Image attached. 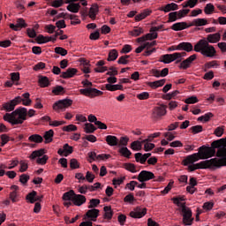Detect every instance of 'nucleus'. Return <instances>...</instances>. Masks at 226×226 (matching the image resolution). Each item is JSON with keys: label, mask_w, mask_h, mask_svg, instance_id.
Wrapping results in <instances>:
<instances>
[{"label": "nucleus", "mask_w": 226, "mask_h": 226, "mask_svg": "<svg viewBox=\"0 0 226 226\" xmlns=\"http://www.w3.org/2000/svg\"><path fill=\"white\" fill-rule=\"evenodd\" d=\"M177 94H179V91L178 90H175L171 93L166 94L162 96L163 100H172V98H176V96H177Z\"/></svg>", "instance_id": "47"}, {"label": "nucleus", "mask_w": 226, "mask_h": 226, "mask_svg": "<svg viewBox=\"0 0 226 226\" xmlns=\"http://www.w3.org/2000/svg\"><path fill=\"white\" fill-rule=\"evenodd\" d=\"M183 57H186V52L166 54L162 56L161 63H164V64H170V63H173V61H177V59H183Z\"/></svg>", "instance_id": "7"}, {"label": "nucleus", "mask_w": 226, "mask_h": 226, "mask_svg": "<svg viewBox=\"0 0 226 226\" xmlns=\"http://www.w3.org/2000/svg\"><path fill=\"white\" fill-rule=\"evenodd\" d=\"M159 10L160 11H164V13H169V11H176V10H179V5L176 3H171L161 7Z\"/></svg>", "instance_id": "17"}, {"label": "nucleus", "mask_w": 226, "mask_h": 226, "mask_svg": "<svg viewBox=\"0 0 226 226\" xmlns=\"http://www.w3.org/2000/svg\"><path fill=\"white\" fill-rule=\"evenodd\" d=\"M142 144H144V140H135L131 143V149L132 151H141L142 150Z\"/></svg>", "instance_id": "30"}, {"label": "nucleus", "mask_w": 226, "mask_h": 226, "mask_svg": "<svg viewBox=\"0 0 226 226\" xmlns=\"http://www.w3.org/2000/svg\"><path fill=\"white\" fill-rule=\"evenodd\" d=\"M194 52H199L204 57H216V49L206 41V38L200 40L194 45Z\"/></svg>", "instance_id": "4"}, {"label": "nucleus", "mask_w": 226, "mask_h": 226, "mask_svg": "<svg viewBox=\"0 0 226 226\" xmlns=\"http://www.w3.org/2000/svg\"><path fill=\"white\" fill-rule=\"evenodd\" d=\"M147 36V40H156L158 38V33L153 31V28H150V33L145 34Z\"/></svg>", "instance_id": "54"}, {"label": "nucleus", "mask_w": 226, "mask_h": 226, "mask_svg": "<svg viewBox=\"0 0 226 226\" xmlns=\"http://www.w3.org/2000/svg\"><path fill=\"white\" fill-rule=\"evenodd\" d=\"M146 215H147V208L144 207H137L136 208L133 209V211H131L129 214V216H131V218H144V216H146Z\"/></svg>", "instance_id": "11"}, {"label": "nucleus", "mask_w": 226, "mask_h": 226, "mask_svg": "<svg viewBox=\"0 0 226 226\" xmlns=\"http://www.w3.org/2000/svg\"><path fill=\"white\" fill-rule=\"evenodd\" d=\"M205 40L209 44L218 43V41L222 40V34L220 33L209 34L207 35V38H205Z\"/></svg>", "instance_id": "14"}, {"label": "nucleus", "mask_w": 226, "mask_h": 226, "mask_svg": "<svg viewBox=\"0 0 226 226\" xmlns=\"http://www.w3.org/2000/svg\"><path fill=\"white\" fill-rule=\"evenodd\" d=\"M204 13L205 15H212V13H215V5L211 3L207 4L204 8Z\"/></svg>", "instance_id": "38"}, {"label": "nucleus", "mask_w": 226, "mask_h": 226, "mask_svg": "<svg viewBox=\"0 0 226 226\" xmlns=\"http://www.w3.org/2000/svg\"><path fill=\"white\" fill-rule=\"evenodd\" d=\"M224 132H225V127L219 126V127L215 128V130L214 131V135H215V137H222V135H223Z\"/></svg>", "instance_id": "55"}, {"label": "nucleus", "mask_w": 226, "mask_h": 226, "mask_svg": "<svg viewBox=\"0 0 226 226\" xmlns=\"http://www.w3.org/2000/svg\"><path fill=\"white\" fill-rule=\"evenodd\" d=\"M163 116H167V106L165 104H162L161 106H157L153 109V119H161Z\"/></svg>", "instance_id": "8"}, {"label": "nucleus", "mask_w": 226, "mask_h": 226, "mask_svg": "<svg viewBox=\"0 0 226 226\" xmlns=\"http://www.w3.org/2000/svg\"><path fill=\"white\" fill-rule=\"evenodd\" d=\"M105 88L107 89V91H123V85H121V84H117V85L106 84Z\"/></svg>", "instance_id": "31"}, {"label": "nucleus", "mask_w": 226, "mask_h": 226, "mask_svg": "<svg viewBox=\"0 0 226 226\" xmlns=\"http://www.w3.org/2000/svg\"><path fill=\"white\" fill-rule=\"evenodd\" d=\"M28 142L41 144V142H43V137L40 134H32L28 137Z\"/></svg>", "instance_id": "26"}, {"label": "nucleus", "mask_w": 226, "mask_h": 226, "mask_svg": "<svg viewBox=\"0 0 226 226\" xmlns=\"http://www.w3.org/2000/svg\"><path fill=\"white\" fill-rule=\"evenodd\" d=\"M192 26H195L196 27H200L202 26H207V19H200V18L193 19L192 24L190 25V27H192Z\"/></svg>", "instance_id": "27"}, {"label": "nucleus", "mask_w": 226, "mask_h": 226, "mask_svg": "<svg viewBox=\"0 0 226 226\" xmlns=\"http://www.w3.org/2000/svg\"><path fill=\"white\" fill-rule=\"evenodd\" d=\"M174 186V182L171 180L168 184V185L161 192L162 195H167L170 190H172V187Z\"/></svg>", "instance_id": "58"}, {"label": "nucleus", "mask_w": 226, "mask_h": 226, "mask_svg": "<svg viewBox=\"0 0 226 226\" xmlns=\"http://www.w3.org/2000/svg\"><path fill=\"white\" fill-rule=\"evenodd\" d=\"M176 20H179L177 11L170 12L168 22H176Z\"/></svg>", "instance_id": "51"}, {"label": "nucleus", "mask_w": 226, "mask_h": 226, "mask_svg": "<svg viewBox=\"0 0 226 226\" xmlns=\"http://www.w3.org/2000/svg\"><path fill=\"white\" fill-rule=\"evenodd\" d=\"M29 158L30 160H36L37 165H47V162H49V155L45 154L43 148L32 152Z\"/></svg>", "instance_id": "5"}, {"label": "nucleus", "mask_w": 226, "mask_h": 226, "mask_svg": "<svg viewBox=\"0 0 226 226\" xmlns=\"http://www.w3.org/2000/svg\"><path fill=\"white\" fill-rule=\"evenodd\" d=\"M178 49L179 50H185V52H192L193 50V45H192V42H180Z\"/></svg>", "instance_id": "25"}, {"label": "nucleus", "mask_w": 226, "mask_h": 226, "mask_svg": "<svg viewBox=\"0 0 226 226\" xmlns=\"http://www.w3.org/2000/svg\"><path fill=\"white\" fill-rule=\"evenodd\" d=\"M85 132L87 133H94V132H96V127L94 126V124L88 123V124H85Z\"/></svg>", "instance_id": "42"}, {"label": "nucleus", "mask_w": 226, "mask_h": 226, "mask_svg": "<svg viewBox=\"0 0 226 226\" xmlns=\"http://www.w3.org/2000/svg\"><path fill=\"white\" fill-rule=\"evenodd\" d=\"M173 204L177 206L178 211L182 215V222L185 226H191L193 224V214L192 208L186 206V202H183L185 198H172Z\"/></svg>", "instance_id": "2"}, {"label": "nucleus", "mask_w": 226, "mask_h": 226, "mask_svg": "<svg viewBox=\"0 0 226 226\" xmlns=\"http://www.w3.org/2000/svg\"><path fill=\"white\" fill-rule=\"evenodd\" d=\"M106 142L108 146L114 147L119 144V139L114 135H108L106 136Z\"/></svg>", "instance_id": "23"}, {"label": "nucleus", "mask_w": 226, "mask_h": 226, "mask_svg": "<svg viewBox=\"0 0 226 226\" xmlns=\"http://www.w3.org/2000/svg\"><path fill=\"white\" fill-rule=\"evenodd\" d=\"M215 154H216V149L211 147L202 146L199 148L198 153L188 155L183 161V163L185 167H188L189 172L199 170V169H208L209 170H216V169H222V167H226V157L217 156V158H213ZM207 158L212 159L207 160ZM199 160L205 161L195 163L196 162H199Z\"/></svg>", "instance_id": "1"}, {"label": "nucleus", "mask_w": 226, "mask_h": 226, "mask_svg": "<svg viewBox=\"0 0 226 226\" xmlns=\"http://www.w3.org/2000/svg\"><path fill=\"white\" fill-rule=\"evenodd\" d=\"M68 11H71V13H79V10H80V4H70L67 6Z\"/></svg>", "instance_id": "33"}, {"label": "nucleus", "mask_w": 226, "mask_h": 226, "mask_svg": "<svg viewBox=\"0 0 226 226\" xmlns=\"http://www.w3.org/2000/svg\"><path fill=\"white\" fill-rule=\"evenodd\" d=\"M154 173L148 170H142L139 173L137 179L139 183H147V181H151V179H155Z\"/></svg>", "instance_id": "10"}, {"label": "nucleus", "mask_w": 226, "mask_h": 226, "mask_svg": "<svg viewBox=\"0 0 226 226\" xmlns=\"http://www.w3.org/2000/svg\"><path fill=\"white\" fill-rule=\"evenodd\" d=\"M75 197V192L71 190L63 195V200H72L73 202V198Z\"/></svg>", "instance_id": "40"}, {"label": "nucleus", "mask_w": 226, "mask_h": 226, "mask_svg": "<svg viewBox=\"0 0 226 226\" xmlns=\"http://www.w3.org/2000/svg\"><path fill=\"white\" fill-rule=\"evenodd\" d=\"M79 93L80 94H83V96H87L88 98H95V96H102V94H103L102 91L92 87L81 88Z\"/></svg>", "instance_id": "9"}, {"label": "nucleus", "mask_w": 226, "mask_h": 226, "mask_svg": "<svg viewBox=\"0 0 226 226\" xmlns=\"http://www.w3.org/2000/svg\"><path fill=\"white\" fill-rule=\"evenodd\" d=\"M185 103H187L188 105L199 103V99L197 98V96H191L185 100Z\"/></svg>", "instance_id": "64"}, {"label": "nucleus", "mask_w": 226, "mask_h": 226, "mask_svg": "<svg viewBox=\"0 0 226 226\" xmlns=\"http://www.w3.org/2000/svg\"><path fill=\"white\" fill-rule=\"evenodd\" d=\"M78 192L79 193H81V195H86V193L89 192V185H79Z\"/></svg>", "instance_id": "49"}, {"label": "nucleus", "mask_w": 226, "mask_h": 226, "mask_svg": "<svg viewBox=\"0 0 226 226\" xmlns=\"http://www.w3.org/2000/svg\"><path fill=\"white\" fill-rule=\"evenodd\" d=\"M98 216H100V210L96 208H92L86 214V218H88L90 222H96Z\"/></svg>", "instance_id": "15"}, {"label": "nucleus", "mask_w": 226, "mask_h": 226, "mask_svg": "<svg viewBox=\"0 0 226 226\" xmlns=\"http://www.w3.org/2000/svg\"><path fill=\"white\" fill-rule=\"evenodd\" d=\"M199 4V0H188L182 4L183 8H195Z\"/></svg>", "instance_id": "39"}, {"label": "nucleus", "mask_w": 226, "mask_h": 226, "mask_svg": "<svg viewBox=\"0 0 226 226\" xmlns=\"http://www.w3.org/2000/svg\"><path fill=\"white\" fill-rule=\"evenodd\" d=\"M63 124H66V122L64 120H51V122H49V126H52L53 128H56L57 126H63Z\"/></svg>", "instance_id": "50"}, {"label": "nucleus", "mask_w": 226, "mask_h": 226, "mask_svg": "<svg viewBox=\"0 0 226 226\" xmlns=\"http://www.w3.org/2000/svg\"><path fill=\"white\" fill-rule=\"evenodd\" d=\"M211 117H213V113L208 112L201 117H199L197 120L200 121L201 123H207V121H209Z\"/></svg>", "instance_id": "44"}, {"label": "nucleus", "mask_w": 226, "mask_h": 226, "mask_svg": "<svg viewBox=\"0 0 226 226\" xmlns=\"http://www.w3.org/2000/svg\"><path fill=\"white\" fill-rule=\"evenodd\" d=\"M87 200L86 196L82 194H75L72 198V204H74V206L80 207L83 204H86Z\"/></svg>", "instance_id": "16"}, {"label": "nucleus", "mask_w": 226, "mask_h": 226, "mask_svg": "<svg viewBox=\"0 0 226 226\" xmlns=\"http://www.w3.org/2000/svg\"><path fill=\"white\" fill-rule=\"evenodd\" d=\"M63 132H77V125L75 124H69L65 125L62 128Z\"/></svg>", "instance_id": "60"}, {"label": "nucleus", "mask_w": 226, "mask_h": 226, "mask_svg": "<svg viewBox=\"0 0 226 226\" xmlns=\"http://www.w3.org/2000/svg\"><path fill=\"white\" fill-rule=\"evenodd\" d=\"M45 144H50L54 139V130L50 129L44 133L43 136Z\"/></svg>", "instance_id": "28"}, {"label": "nucleus", "mask_w": 226, "mask_h": 226, "mask_svg": "<svg viewBox=\"0 0 226 226\" xmlns=\"http://www.w3.org/2000/svg\"><path fill=\"white\" fill-rule=\"evenodd\" d=\"M27 27V23H26V20L22 18H19L16 20V24H10V28L13 31H20V29H24Z\"/></svg>", "instance_id": "12"}, {"label": "nucleus", "mask_w": 226, "mask_h": 226, "mask_svg": "<svg viewBox=\"0 0 226 226\" xmlns=\"http://www.w3.org/2000/svg\"><path fill=\"white\" fill-rule=\"evenodd\" d=\"M190 27V25H188L186 22H178L172 25L171 29L173 31H183L184 29H188Z\"/></svg>", "instance_id": "24"}, {"label": "nucleus", "mask_w": 226, "mask_h": 226, "mask_svg": "<svg viewBox=\"0 0 226 226\" xmlns=\"http://www.w3.org/2000/svg\"><path fill=\"white\" fill-rule=\"evenodd\" d=\"M0 139L2 140L0 144L1 147H4V146H6V144L10 142V136H8V134H2L0 136Z\"/></svg>", "instance_id": "52"}, {"label": "nucleus", "mask_w": 226, "mask_h": 226, "mask_svg": "<svg viewBox=\"0 0 226 226\" xmlns=\"http://www.w3.org/2000/svg\"><path fill=\"white\" fill-rule=\"evenodd\" d=\"M129 58H130V56H128V55L122 56L118 58L117 64H128V63H130V60H128Z\"/></svg>", "instance_id": "53"}, {"label": "nucleus", "mask_w": 226, "mask_h": 226, "mask_svg": "<svg viewBox=\"0 0 226 226\" xmlns=\"http://www.w3.org/2000/svg\"><path fill=\"white\" fill-rule=\"evenodd\" d=\"M19 172H26L29 169V163L26 160H22L19 162Z\"/></svg>", "instance_id": "43"}, {"label": "nucleus", "mask_w": 226, "mask_h": 226, "mask_svg": "<svg viewBox=\"0 0 226 226\" xmlns=\"http://www.w3.org/2000/svg\"><path fill=\"white\" fill-rule=\"evenodd\" d=\"M165 82H167V79H162L160 80L148 82L147 86H149V87L152 89H158V87H162V86H165Z\"/></svg>", "instance_id": "22"}, {"label": "nucleus", "mask_w": 226, "mask_h": 226, "mask_svg": "<svg viewBox=\"0 0 226 226\" xmlns=\"http://www.w3.org/2000/svg\"><path fill=\"white\" fill-rule=\"evenodd\" d=\"M151 13H153L152 10L145 9L142 12L136 15L134 19L136 22H140V20H144V19H146L147 17H149V15H151Z\"/></svg>", "instance_id": "20"}, {"label": "nucleus", "mask_w": 226, "mask_h": 226, "mask_svg": "<svg viewBox=\"0 0 226 226\" xmlns=\"http://www.w3.org/2000/svg\"><path fill=\"white\" fill-rule=\"evenodd\" d=\"M118 153H120V154H122V156H124V158H130V156H132V152L126 147H123L122 148H120Z\"/></svg>", "instance_id": "41"}, {"label": "nucleus", "mask_w": 226, "mask_h": 226, "mask_svg": "<svg viewBox=\"0 0 226 226\" xmlns=\"http://www.w3.org/2000/svg\"><path fill=\"white\" fill-rule=\"evenodd\" d=\"M118 56L119 53L117 52V49H111L109 52L107 61H116Z\"/></svg>", "instance_id": "34"}, {"label": "nucleus", "mask_w": 226, "mask_h": 226, "mask_svg": "<svg viewBox=\"0 0 226 226\" xmlns=\"http://www.w3.org/2000/svg\"><path fill=\"white\" fill-rule=\"evenodd\" d=\"M37 43H49V41H54V39L52 36H43L42 34H40L36 38Z\"/></svg>", "instance_id": "29"}, {"label": "nucleus", "mask_w": 226, "mask_h": 226, "mask_svg": "<svg viewBox=\"0 0 226 226\" xmlns=\"http://www.w3.org/2000/svg\"><path fill=\"white\" fill-rule=\"evenodd\" d=\"M202 207L205 211H211V209H213V207H215V202L207 201L203 204Z\"/></svg>", "instance_id": "56"}, {"label": "nucleus", "mask_w": 226, "mask_h": 226, "mask_svg": "<svg viewBox=\"0 0 226 226\" xmlns=\"http://www.w3.org/2000/svg\"><path fill=\"white\" fill-rule=\"evenodd\" d=\"M77 72L78 71L75 68H69L66 70V72H63L60 77L62 79H72L77 75Z\"/></svg>", "instance_id": "19"}, {"label": "nucleus", "mask_w": 226, "mask_h": 226, "mask_svg": "<svg viewBox=\"0 0 226 226\" xmlns=\"http://www.w3.org/2000/svg\"><path fill=\"white\" fill-rule=\"evenodd\" d=\"M103 219L104 220H108L109 222V220H112V217L114 216V212L112 211V207L110 206H106L103 207Z\"/></svg>", "instance_id": "21"}, {"label": "nucleus", "mask_w": 226, "mask_h": 226, "mask_svg": "<svg viewBox=\"0 0 226 226\" xmlns=\"http://www.w3.org/2000/svg\"><path fill=\"white\" fill-rule=\"evenodd\" d=\"M135 160L138 163H141L142 165H144L145 162H147L146 157L144 156V154H142L141 153H137L135 154Z\"/></svg>", "instance_id": "48"}, {"label": "nucleus", "mask_w": 226, "mask_h": 226, "mask_svg": "<svg viewBox=\"0 0 226 226\" xmlns=\"http://www.w3.org/2000/svg\"><path fill=\"white\" fill-rule=\"evenodd\" d=\"M137 185H139V182L132 180L130 183L126 184L125 188H127V190H130V192H133Z\"/></svg>", "instance_id": "61"}, {"label": "nucleus", "mask_w": 226, "mask_h": 226, "mask_svg": "<svg viewBox=\"0 0 226 226\" xmlns=\"http://www.w3.org/2000/svg\"><path fill=\"white\" fill-rule=\"evenodd\" d=\"M129 34H131V36H134L135 38L137 36H140V34H144V28L140 26H136L129 32Z\"/></svg>", "instance_id": "32"}, {"label": "nucleus", "mask_w": 226, "mask_h": 226, "mask_svg": "<svg viewBox=\"0 0 226 226\" xmlns=\"http://www.w3.org/2000/svg\"><path fill=\"white\" fill-rule=\"evenodd\" d=\"M55 52H56V54H59L60 56H64L68 54V50H66L65 49L61 48V47L55 48Z\"/></svg>", "instance_id": "63"}, {"label": "nucleus", "mask_w": 226, "mask_h": 226, "mask_svg": "<svg viewBox=\"0 0 226 226\" xmlns=\"http://www.w3.org/2000/svg\"><path fill=\"white\" fill-rule=\"evenodd\" d=\"M195 59H197V56L193 54L187 57L185 60L182 61L179 64L180 70H188Z\"/></svg>", "instance_id": "13"}, {"label": "nucleus", "mask_w": 226, "mask_h": 226, "mask_svg": "<svg viewBox=\"0 0 226 226\" xmlns=\"http://www.w3.org/2000/svg\"><path fill=\"white\" fill-rule=\"evenodd\" d=\"M100 11V7L98 4H94L90 7L89 12H88V17L92 20L96 19V15H98V12Z\"/></svg>", "instance_id": "18"}, {"label": "nucleus", "mask_w": 226, "mask_h": 226, "mask_svg": "<svg viewBox=\"0 0 226 226\" xmlns=\"http://www.w3.org/2000/svg\"><path fill=\"white\" fill-rule=\"evenodd\" d=\"M3 108L7 112H11V110H15V104L12 101H11L10 102H5L4 104H3Z\"/></svg>", "instance_id": "46"}, {"label": "nucleus", "mask_w": 226, "mask_h": 226, "mask_svg": "<svg viewBox=\"0 0 226 226\" xmlns=\"http://www.w3.org/2000/svg\"><path fill=\"white\" fill-rule=\"evenodd\" d=\"M72 105H73V100L72 99L66 98L59 100L53 104V110H55V112H64V110L72 107Z\"/></svg>", "instance_id": "6"}, {"label": "nucleus", "mask_w": 226, "mask_h": 226, "mask_svg": "<svg viewBox=\"0 0 226 226\" xmlns=\"http://www.w3.org/2000/svg\"><path fill=\"white\" fill-rule=\"evenodd\" d=\"M27 119V109L19 107L11 113H6L4 116V121L10 123L14 126L15 124H23L24 121Z\"/></svg>", "instance_id": "3"}, {"label": "nucleus", "mask_w": 226, "mask_h": 226, "mask_svg": "<svg viewBox=\"0 0 226 226\" xmlns=\"http://www.w3.org/2000/svg\"><path fill=\"white\" fill-rule=\"evenodd\" d=\"M211 68H220V63L213 60L205 64V70H211Z\"/></svg>", "instance_id": "35"}, {"label": "nucleus", "mask_w": 226, "mask_h": 226, "mask_svg": "<svg viewBox=\"0 0 226 226\" xmlns=\"http://www.w3.org/2000/svg\"><path fill=\"white\" fill-rule=\"evenodd\" d=\"M26 200H29L30 204H34L36 200H40V198H36V192L33 191L26 195Z\"/></svg>", "instance_id": "37"}, {"label": "nucleus", "mask_w": 226, "mask_h": 226, "mask_svg": "<svg viewBox=\"0 0 226 226\" xmlns=\"http://www.w3.org/2000/svg\"><path fill=\"white\" fill-rule=\"evenodd\" d=\"M70 167L72 170L75 169H80V163L79 162V161H77V159L73 158L70 161Z\"/></svg>", "instance_id": "57"}, {"label": "nucleus", "mask_w": 226, "mask_h": 226, "mask_svg": "<svg viewBox=\"0 0 226 226\" xmlns=\"http://www.w3.org/2000/svg\"><path fill=\"white\" fill-rule=\"evenodd\" d=\"M125 170H128L129 172H132V174H135L137 172V167L135 164L127 162L124 165Z\"/></svg>", "instance_id": "45"}, {"label": "nucleus", "mask_w": 226, "mask_h": 226, "mask_svg": "<svg viewBox=\"0 0 226 226\" xmlns=\"http://www.w3.org/2000/svg\"><path fill=\"white\" fill-rule=\"evenodd\" d=\"M97 206H100V200L92 199L90 200L88 209H93V207H96Z\"/></svg>", "instance_id": "62"}, {"label": "nucleus", "mask_w": 226, "mask_h": 226, "mask_svg": "<svg viewBox=\"0 0 226 226\" xmlns=\"http://www.w3.org/2000/svg\"><path fill=\"white\" fill-rule=\"evenodd\" d=\"M9 199L11 200V202H19V193L16 191H12L9 194Z\"/></svg>", "instance_id": "59"}, {"label": "nucleus", "mask_w": 226, "mask_h": 226, "mask_svg": "<svg viewBox=\"0 0 226 226\" xmlns=\"http://www.w3.org/2000/svg\"><path fill=\"white\" fill-rule=\"evenodd\" d=\"M39 85L40 87H49L50 86V81L48 77L43 76L39 79Z\"/></svg>", "instance_id": "36"}]
</instances>
